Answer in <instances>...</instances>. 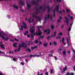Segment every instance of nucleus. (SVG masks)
Returning a JSON list of instances; mask_svg holds the SVG:
<instances>
[{
  "label": "nucleus",
  "instance_id": "1",
  "mask_svg": "<svg viewBox=\"0 0 75 75\" xmlns=\"http://www.w3.org/2000/svg\"><path fill=\"white\" fill-rule=\"evenodd\" d=\"M6 35V34L3 32H1L0 33V36L2 38V40L4 41H8V39H10V38H8V37H7L6 38L4 37V35Z\"/></svg>",
  "mask_w": 75,
  "mask_h": 75
},
{
  "label": "nucleus",
  "instance_id": "2",
  "mask_svg": "<svg viewBox=\"0 0 75 75\" xmlns=\"http://www.w3.org/2000/svg\"><path fill=\"white\" fill-rule=\"evenodd\" d=\"M42 26H38V30L36 32V35H41V34H42V33L41 32V30H40L39 29L40 28H42Z\"/></svg>",
  "mask_w": 75,
  "mask_h": 75
},
{
  "label": "nucleus",
  "instance_id": "3",
  "mask_svg": "<svg viewBox=\"0 0 75 75\" xmlns=\"http://www.w3.org/2000/svg\"><path fill=\"white\" fill-rule=\"evenodd\" d=\"M22 44L23 45H22V44H20L19 45V48H18V51H20L21 50V49H20L21 47H24L25 48H27V46L25 45H26L24 43V42H22Z\"/></svg>",
  "mask_w": 75,
  "mask_h": 75
},
{
  "label": "nucleus",
  "instance_id": "4",
  "mask_svg": "<svg viewBox=\"0 0 75 75\" xmlns=\"http://www.w3.org/2000/svg\"><path fill=\"white\" fill-rule=\"evenodd\" d=\"M38 54H39V55L38 54V55H30L29 56L28 55H25V56H24L23 58H26V57H39L41 56V53L40 52L38 53Z\"/></svg>",
  "mask_w": 75,
  "mask_h": 75
},
{
  "label": "nucleus",
  "instance_id": "5",
  "mask_svg": "<svg viewBox=\"0 0 75 75\" xmlns=\"http://www.w3.org/2000/svg\"><path fill=\"white\" fill-rule=\"evenodd\" d=\"M64 22H65L67 25H69V19H68V18L67 16H64Z\"/></svg>",
  "mask_w": 75,
  "mask_h": 75
},
{
  "label": "nucleus",
  "instance_id": "6",
  "mask_svg": "<svg viewBox=\"0 0 75 75\" xmlns=\"http://www.w3.org/2000/svg\"><path fill=\"white\" fill-rule=\"evenodd\" d=\"M32 17H34V18H38L39 21H41V18L39 16L38 17H37V16L35 15V13H33L32 14Z\"/></svg>",
  "mask_w": 75,
  "mask_h": 75
},
{
  "label": "nucleus",
  "instance_id": "7",
  "mask_svg": "<svg viewBox=\"0 0 75 75\" xmlns=\"http://www.w3.org/2000/svg\"><path fill=\"white\" fill-rule=\"evenodd\" d=\"M23 26H21V28L23 29V27L24 28L26 29L27 28V24L25 23H23Z\"/></svg>",
  "mask_w": 75,
  "mask_h": 75
},
{
  "label": "nucleus",
  "instance_id": "8",
  "mask_svg": "<svg viewBox=\"0 0 75 75\" xmlns=\"http://www.w3.org/2000/svg\"><path fill=\"white\" fill-rule=\"evenodd\" d=\"M35 31V29L30 30V33L31 34V36L32 38H34V36H33V34H34V32Z\"/></svg>",
  "mask_w": 75,
  "mask_h": 75
},
{
  "label": "nucleus",
  "instance_id": "9",
  "mask_svg": "<svg viewBox=\"0 0 75 75\" xmlns=\"http://www.w3.org/2000/svg\"><path fill=\"white\" fill-rule=\"evenodd\" d=\"M2 42H0V46L1 45V47L3 49H5V45L4 44H1V43H2Z\"/></svg>",
  "mask_w": 75,
  "mask_h": 75
},
{
  "label": "nucleus",
  "instance_id": "10",
  "mask_svg": "<svg viewBox=\"0 0 75 75\" xmlns=\"http://www.w3.org/2000/svg\"><path fill=\"white\" fill-rule=\"evenodd\" d=\"M32 3L33 4H35V5H36V6H39V4H38V2L33 1H32Z\"/></svg>",
  "mask_w": 75,
  "mask_h": 75
},
{
  "label": "nucleus",
  "instance_id": "11",
  "mask_svg": "<svg viewBox=\"0 0 75 75\" xmlns=\"http://www.w3.org/2000/svg\"><path fill=\"white\" fill-rule=\"evenodd\" d=\"M44 31L45 32V33H47V32H48V33H47V34H49L50 33V30L48 29L47 30H44Z\"/></svg>",
  "mask_w": 75,
  "mask_h": 75
},
{
  "label": "nucleus",
  "instance_id": "12",
  "mask_svg": "<svg viewBox=\"0 0 75 75\" xmlns=\"http://www.w3.org/2000/svg\"><path fill=\"white\" fill-rule=\"evenodd\" d=\"M26 3L27 4V6L28 7V9H29L30 8H31V5L28 3V2H27Z\"/></svg>",
  "mask_w": 75,
  "mask_h": 75
},
{
  "label": "nucleus",
  "instance_id": "13",
  "mask_svg": "<svg viewBox=\"0 0 75 75\" xmlns=\"http://www.w3.org/2000/svg\"><path fill=\"white\" fill-rule=\"evenodd\" d=\"M40 8L39 9H38L36 12V14H39L40 13Z\"/></svg>",
  "mask_w": 75,
  "mask_h": 75
},
{
  "label": "nucleus",
  "instance_id": "14",
  "mask_svg": "<svg viewBox=\"0 0 75 75\" xmlns=\"http://www.w3.org/2000/svg\"><path fill=\"white\" fill-rule=\"evenodd\" d=\"M17 44H18L17 43H15L13 44V46L14 47L16 48L17 47Z\"/></svg>",
  "mask_w": 75,
  "mask_h": 75
},
{
  "label": "nucleus",
  "instance_id": "15",
  "mask_svg": "<svg viewBox=\"0 0 75 75\" xmlns=\"http://www.w3.org/2000/svg\"><path fill=\"white\" fill-rule=\"evenodd\" d=\"M30 44H33V42L31 41H29V43H28V44L26 45H30Z\"/></svg>",
  "mask_w": 75,
  "mask_h": 75
},
{
  "label": "nucleus",
  "instance_id": "16",
  "mask_svg": "<svg viewBox=\"0 0 75 75\" xmlns=\"http://www.w3.org/2000/svg\"><path fill=\"white\" fill-rule=\"evenodd\" d=\"M62 51V49L61 48H59L58 50V52H59V53H61V51Z\"/></svg>",
  "mask_w": 75,
  "mask_h": 75
},
{
  "label": "nucleus",
  "instance_id": "17",
  "mask_svg": "<svg viewBox=\"0 0 75 75\" xmlns=\"http://www.w3.org/2000/svg\"><path fill=\"white\" fill-rule=\"evenodd\" d=\"M28 21L29 23H31L34 21V19H32V21H31V19L29 18L28 19Z\"/></svg>",
  "mask_w": 75,
  "mask_h": 75
},
{
  "label": "nucleus",
  "instance_id": "18",
  "mask_svg": "<svg viewBox=\"0 0 75 75\" xmlns=\"http://www.w3.org/2000/svg\"><path fill=\"white\" fill-rule=\"evenodd\" d=\"M47 20V17H45L44 18V23H46Z\"/></svg>",
  "mask_w": 75,
  "mask_h": 75
},
{
  "label": "nucleus",
  "instance_id": "19",
  "mask_svg": "<svg viewBox=\"0 0 75 75\" xmlns=\"http://www.w3.org/2000/svg\"><path fill=\"white\" fill-rule=\"evenodd\" d=\"M13 8H16V9H18V7L16 6L15 5H14L13 6Z\"/></svg>",
  "mask_w": 75,
  "mask_h": 75
},
{
  "label": "nucleus",
  "instance_id": "20",
  "mask_svg": "<svg viewBox=\"0 0 75 75\" xmlns=\"http://www.w3.org/2000/svg\"><path fill=\"white\" fill-rule=\"evenodd\" d=\"M26 51H28L29 52H31V50L30 49H28L27 50H26Z\"/></svg>",
  "mask_w": 75,
  "mask_h": 75
},
{
  "label": "nucleus",
  "instance_id": "21",
  "mask_svg": "<svg viewBox=\"0 0 75 75\" xmlns=\"http://www.w3.org/2000/svg\"><path fill=\"white\" fill-rule=\"evenodd\" d=\"M56 8L55 9L56 10H59V4H58L57 6H56Z\"/></svg>",
  "mask_w": 75,
  "mask_h": 75
},
{
  "label": "nucleus",
  "instance_id": "22",
  "mask_svg": "<svg viewBox=\"0 0 75 75\" xmlns=\"http://www.w3.org/2000/svg\"><path fill=\"white\" fill-rule=\"evenodd\" d=\"M20 4H22L23 6H24V2L22 1H20Z\"/></svg>",
  "mask_w": 75,
  "mask_h": 75
},
{
  "label": "nucleus",
  "instance_id": "23",
  "mask_svg": "<svg viewBox=\"0 0 75 75\" xmlns=\"http://www.w3.org/2000/svg\"><path fill=\"white\" fill-rule=\"evenodd\" d=\"M28 31H26V32L24 33V35H27V34H28Z\"/></svg>",
  "mask_w": 75,
  "mask_h": 75
},
{
  "label": "nucleus",
  "instance_id": "24",
  "mask_svg": "<svg viewBox=\"0 0 75 75\" xmlns=\"http://www.w3.org/2000/svg\"><path fill=\"white\" fill-rule=\"evenodd\" d=\"M37 48V46H35L33 47H31V49H32V50H34V49H35V48Z\"/></svg>",
  "mask_w": 75,
  "mask_h": 75
},
{
  "label": "nucleus",
  "instance_id": "25",
  "mask_svg": "<svg viewBox=\"0 0 75 75\" xmlns=\"http://www.w3.org/2000/svg\"><path fill=\"white\" fill-rule=\"evenodd\" d=\"M54 14L53 15V16L54 17H55V10H54Z\"/></svg>",
  "mask_w": 75,
  "mask_h": 75
},
{
  "label": "nucleus",
  "instance_id": "26",
  "mask_svg": "<svg viewBox=\"0 0 75 75\" xmlns=\"http://www.w3.org/2000/svg\"><path fill=\"white\" fill-rule=\"evenodd\" d=\"M43 45L45 47H47V43H44L43 44Z\"/></svg>",
  "mask_w": 75,
  "mask_h": 75
},
{
  "label": "nucleus",
  "instance_id": "27",
  "mask_svg": "<svg viewBox=\"0 0 75 75\" xmlns=\"http://www.w3.org/2000/svg\"><path fill=\"white\" fill-rule=\"evenodd\" d=\"M60 35H63V34L62 33H60L59 34L58 36H60Z\"/></svg>",
  "mask_w": 75,
  "mask_h": 75
},
{
  "label": "nucleus",
  "instance_id": "28",
  "mask_svg": "<svg viewBox=\"0 0 75 75\" xmlns=\"http://www.w3.org/2000/svg\"><path fill=\"white\" fill-rule=\"evenodd\" d=\"M61 36H59L56 37V38L57 39H59V38H61Z\"/></svg>",
  "mask_w": 75,
  "mask_h": 75
},
{
  "label": "nucleus",
  "instance_id": "29",
  "mask_svg": "<svg viewBox=\"0 0 75 75\" xmlns=\"http://www.w3.org/2000/svg\"><path fill=\"white\" fill-rule=\"evenodd\" d=\"M72 24H73V22L71 23L70 24V26L69 27H72Z\"/></svg>",
  "mask_w": 75,
  "mask_h": 75
},
{
  "label": "nucleus",
  "instance_id": "30",
  "mask_svg": "<svg viewBox=\"0 0 75 75\" xmlns=\"http://www.w3.org/2000/svg\"><path fill=\"white\" fill-rule=\"evenodd\" d=\"M35 42L36 44H38V41L37 40H35Z\"/></svg>",
  "mask_w": 75,
  "mask_h": 75
},
{
  "label": "nucleus",
  "instance_id": "31",
  "mask_svg": "<svg viewBox=\"0 0 75 75\" xmlns=\"http://www.w3.org/2000/svg\"><path fill=\"white\" fill-rule=\"evenodd\" d=\"M51 28L53 30H54V25H52L51 26Z\"/></svg>",
  "mask_w": 75,
  "mask_h": 75
},
{
  "label": "nucleus",
  "instance_id": "32",
  "mask_svg": "<svg viewBox=\"0 0 75 75\" xmlns=\"http://www.w3.org/2000/svg\"><path fill=\"white\" fill-rule=\"evenodd\" d=\"M57 35V32L55 31L54 33V36L55 37L56 36V35Z\"/></svg>",
  "mask_w": 75,
  "mask_h": 75
},
{
  "label": "nucleus",
  "instance_id": "33",
  "mask_svg": "<svg viewBox=\"0 0 75 75\" xmlns=\"http://www.w3.org/2000/svg\"><path fill=\"white\" fill-rule=\"evenodd\" d=\"M63 55H65L66 54V52L65 51H64L63 52Z\"/></svg>",
  "mask_w": 75,
  "mask_h": 75
},
{
  "label": "nucleus",
  "instance_id": "34",
  "mask_svg": "<svg viewBox=\"0 0 75 75\" xmlns=\"http://www.w3.org/2000/svg\"><path fill=\"white\" fill-rule=\"evenodd\" d=\"M44 36L43 35H42L41 36H40V38H44Z\"/></svg>",
  "mask_w": 75,
  "mask_h": 75
},
{
  "label": "nucleus",
  "instance_id": "35",
  "mask_svg": "<svg viewBox=\"0 0 75 75\" xmlns=\"http://www.w3.org/2000/svg\"><path fill=\"white\" fill-rule=\"evenodd\" d=\"M38 75H43V74L42 73V74H40V73H39V71H38Z\"/></svg>",
  "mask_w": 75,
  "mask_h": 75
},
{
  "label": "nucleus",
  "instance_id": "36",
  "mask_svg": "<svg viewBox=\"0 0 75 75\" xmlns=\"http://www.w3.org/2000/svg\"><path fill=\"white\" fill-rule=\"evenodd\" d=\"M54 52V51H50V52H49V53H51V54H53V53Z\"/></svg>",
  "mask_w": 75,
  "mask_h": 75
},
{
  "label": "nucleus",
  "instance_id": "37",
  "mask_svg": "<svg viewBox=\"0 0 75 75\" xmlns=\"http://www.w3.org/2000/svg\"><path fill=\"white\" fill-rule=\"evenodd\" d=\"M14 40H15V41H18V42L19 41L18 39H16V38H15L14 39Z\"/></svg>",
  "mask_w": 75,
  "mask_h": 75
},
{
  "label": "nucleus",
  "instance_id": "38",
  "mask_svg": "<svg viewBox=\"0 0 75 75\" xmlns=\"http://www.w3.org/2000/svg\"><path fill=\"white\" fill-rule=\"evenodd\" d=\"M71 27H69V28L68 29V30L69 32L71 31Z\"/></svg>",
  "mask_w": 75,
  "mask_h": 75
},
{
  "label": "nucleus",
  "instance_id": "39",
  "mask_svg": "<svg viewBox=\"0 0 75 75\" xmlns=\"http://www.w3.org/2000/svg\"><path fill=\"white\" fill-rule=\"evenodd\" d=\"M53 44H54V45H57V43H56V42H53Z\"/></svg>",
  "mask_w": 75,
  "mask_h": 75
},
{
  "label": "nucleus",
  "instance_id": "40",
  "mask_svg": "<svg viewBox=\"0 0 75 75\" xmlns=\"http://www.w3.org/2000/svg\"><path fill=\"white\" fill-rule=\"evenodd\" d=\"M67 67H65V68L63 70H64V71H66V70H67Z\"/></svg>",
  "mask_w": 75,
  "mask_h": 75
},
{
  "label": "nucleus",
  "instance_id": "41",
  "mask_svg": "<svg viewBox=\"0 0 75 75\" xmlns=\"http://www.w3.org/2000/svg\"><path fill=\"white\" fill-rule=\"evenodd\" d=\"M57 2H59V3H61V0H57Z\"/></svg>",
  "mask_w": 75,
  "mask_h": 75
},
{
  "label": "nucleus",
  "instance_id": "42",
  "mask_svg": "<svg viewBox=\"0 0 75 75\" xmlns=\"http://www.w3.org/2000/svg\"><path fill=\"white\" fill-rule=\"evenodd\" d=\"M70 75H74V74L73 72H71V73H70Z\"/></svg>",
  "mask_w": 75,
  "mask_h": 75
},
{
  "label": "nucleus",
  "instance_id": "43",
  "mask_svg": "<svg viewBox=\"0 0 75 75\" xmlns=\"http://www.w3.org/2000/svg\"><path fill=\"white\" fill-rule=\"evenodd\" d=\"M70 18L71 19V20L72 21L73 20V17L72 16H70Z\"/></svg>",
  "mask_w": 75,
  "mask_h": 75
},
{
  "label": "nucleus",
  "instance_id": "44",
  "mask_svg": "<svg viewBox=\"0 0 75 75\" xmlns=\"http://www.w3.org/2000/svg\"><path fill=\"white\" fill-rule=\"evenodd\" d=\"M44 12H45L46 10V8H45L43 10Z\"/></svg>",
  "mask_w": 75,
  "mask_h": 75
},
{
  "label": "nucleus",
  "instance_id": "45",
  "mask_svg": "<svg viewBox=\"0 0 75 75\" xmlns=\"http://www.w3.org/2000/svg\"><path fill=\"white\" fill-rule=\"evenodd\" d=\"M20 9H21V10L22 11H24V10H23V9H22V7H20Z\"/></svg>",
  "mask_w": 75,
  "mask_h": 75
},
{
  "label": "nucleus",
  "instance_id": "46",
  "mask_svg": "<svg viewBox=\"0 0 75 75\" xmlns=\"http://www.w3.org/2000/svg\"><path fill=\"white\" fill-rule=\"evenodd\" d=\"M33 28H34V27H31L30 29V32H31V30H33Z\"/></svg>",
  "mask_w": 75,
  "mask_h": 75
},
{
  "label": "nucleus",
  "instance_id": "47",
  "mask_svg": "<svg viewBox=\"0 0 75 75\" xmlns=\"http://www.w3.org/2000/svg\"><path fill=\"white\" fill-rule=\"evenodd\" d=\"M50 17V15H48L47 18V19H48Z\"/></svg>",
  "mask_w": 75,
  "mask_h": 75
},
{
  "label": "nucleus",
  "instance_id": "48",
  "mask_svg": "<svg viewBox=\"0 0 75 75\" xmlns=\"http://www.w3.org/2000/svg\"><path fill=\"white\" fill-rule=\"evenodd\" d=\"M67 42H69V39H68V38H67Z\"/></svg>",
  "mask_w": 75,
  "mask_h": 75
},
{
  "label": "nucleus",
  "instance_id": "49",
  "mask_svg": "<svg viewBox=\"0 0 75 75\" xmlns=\"http://www.w3.org/2000/svg\"><path fill=\"white\" fill-rule=\"evenodd\" d=\"M52 72H53V69H52L51 70V72H50L51 74H52Z\"/></svg>",
  "mask_w": 75,
  "mask_h": 75
},
{
  "label": "nucleus",
  "instance_id": "50",
  "mask_svg": "<svg viewBox=\"0 0 75 75\" xmlns=\"http://www.w3.org/2000/svg\"><path fill=\"white\" fill-rule=\"evenodd\" d=\"M5 53L2 52H1V51L0 50V54H4Z\"/></svg>",
  "mask_w": 75,
  "mask_h": 75
},
{
  "label": "nucleus",
  "instance_id": "51",
  "mask_svg": "<svg viewBox=\"0 0 75 75\" xmlns=\"http://www.w3.org/2000/svg\"><path fill=\"white\" fill-rule=\"evenodd\" d=\"M54 57L55 58V60H57L58 59L57 58L56 56H54Z\"/></svg>",
  "mask_w": 75,
  "mask_h": 75
},
{
  "label": "nucleus",
  "instance_id": "52",
  "mask_svg": "<svg viewBox=\"0 0 75 75\" xmlns=\"http://www.w3.org/2000/svg\"><path fill=\"white\" fill-rule=\"evenodd\" d=\"M21 65H24V63L23 62H21Z\"/></svg>",
  "mask_w": 75,
  "mask_h": 75
},
{
  "label": "nucleus",
  "instance_id": "53",
  "mask_svg": "<svg viewBox=\"0 0 75 75\" xmlns=\"http://www.w3.org/2000/svg\"><path fill=\"white\" fill-rule=\"evenodd\" d=\"M13 60L14 61H15V62L16 61V59L15 58H13Z\"/></svg>",
  "mask_w": 75,
  "mask_h": 75
},
{
  "label": "nucleus",
  "instance_id": "54",
  "mask_svg": "<svg viewBox=\"0 0 75 75\" xmlns=\"http://www.w3.org/2000/svg\"><path fill=\"white\" fill-rule=\"evenodd\" d=\"M64 40H65L64 38H62V42H64Z\"/></svg>",
  "mask_w": 75,
  "mask_h": 75
},
{
  "label": "nucleus",
  "instance_id": "55",
  "mask_svg": "<svg viewBox=\"0 0 75 75\" xmlns=\"http://www.w3.org/2000/svg\"><path fill=\"white\" fill-rule=\"evenodd\" d=\"M68 46L69 47L70 45V44L69 43V42H67Z\"/></svg>",
  "mask_w": 75,
  "mask_h": 75
},
{
  "label": "nucleus",
  "instance_id": "56",
  "mask_svg": "<svg viewBox=\"0 0 75 75\" xmlns=\"http://www.w3.org/2000/svg\"><path fill=\"white\" fill-rule=\"evenodd\" d=\"M50 20L52 21V16L50 18Z\"/></svg>",
  "mask_w": 75,
  "mask_h": 75
},
{
  "label": "nucleus",
  "instance_id": "57",
  "mask_svg": "<svg viewBox=\"0 0 75 75\" xmlns=\"http://www.w3.org/2000/svg\"><path fill=\"white\" fill-rule=\"evenodd\" d=\"M63 12L64 14H65V10L64 9L63 10Z\"/></svg>",
  "mask_w": 75,
  "mask_h": 75
},
{
  "label": "nucleus",
  "instance_id": "58",
  "mask_svg": "<svg viewBox=\"0 0 75 75\" xmlns=\"http://www.w3.org/2000/svg\"><path fill=\"white\" fill-rule=\"evenodd\" d=\"M49 55L50 56V57H52V56H53L52 54H50Z\"/></svg>",
  "mask_w": 75,
  "mask_h": 75
},
{
  "label": "nucleus",
  "instance_id": "59",
  "mask_svg": "<svg viewBox=\"0 0 75 75\" xmlns=\"http://www.w3.org/2000/svg\"><path fill=\"white\" fill-rule=\"evenodd\" d=\"M45 75H48V72H46V73H45Z\"/></svg>",
  "mask_w": 75,
  "mask_h": 75
},
{
  "label": "nucleus",
  "instance_id": "60",
  "mask_svg": "<svg viewBox=\"0 0 75 75\" xmlns=\"http://www.w3.org/2000/svg\"><path fill=\"white\" fill-rule=\"evenodd\" d=\"M39 44L40 45H41V44H42V42H40L39 43Z\"/></svg>",
  "mask_w": 75,
  "mask_h": 75
},
{
  "label": "nucleus",
  "instance_id": "61",
  "mask_svg": "<svg viewBox=\"0 0 75 75\" xmlns=\"http://www.w3.org/2000/svg\"><path fill=\"white\" fill-rule=\"evenodd\" d=\"M73 69L74 71H75V66H74L73 67Z\"/></svg>",
  "mask_w": 75,
  "mask_h": 75
},
{
  "label": "nucleus",
  "instance_id": "62",
  "mask_svg": "<svg viewBox=\"0 0 75 75\" xmlns=\"http://www.w3.org/2000/svg\"><path fill=\"white\" fill-rule=\"evenodd\" d=\"M50 9H49L48 10L47 12L48 13H50Z\"/></svg>",
  "mask_w": 75,
  "mask_h": 75
},
{
  "label": "nucleus",
  "instance_id": "63",
  "mask_svg": "<svg viewBox=\"0 0 75 75\" xmlns=\"http://www.w3.org/2000/svg\"><path fill=\"white\" fill-rule=\"evenodd\" d=\"M73 52H74V54H75V50H74V49H73Z\"/></svg>",
  "mask_w": 75,
  "mask_h": 75
},
{
  "label": "nucleus",
  "instance_id": "64",
  "mask_svg": "<svg viewBox=\"0 0 75 75\" xmlns=\"http://www.w3.org/2000/svg\"><path fill=\"white\" fill-rule=\"evenodd\" d=\"M39 8L40 10H41V9H43V7H42V6H41V7H40V8Z\"/></svg>",
  "mask_w": 75,
  "mask_h": 75
}]
</instances>
